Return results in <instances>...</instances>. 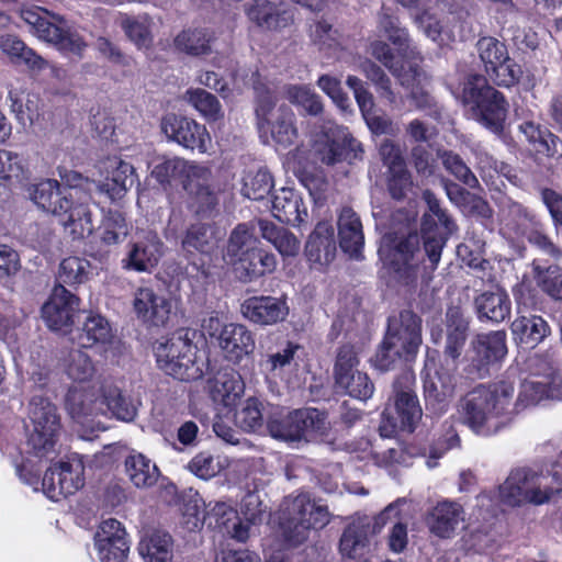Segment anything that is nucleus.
I'll use <instances>...</instances> for the list:
<instances>
[{
    "label": "nucleus",
    "instance_id": "423d86ee",
    "mask_svg": "<svg viewBox=\"0 0 562 562\" xmlns=\"http://www.w3.org/2000/svg\"><path fill=\"white\" fill-rule=\"evenodd\" d=\"M280 512L281 535L290 547L304 543L313 531L324 529L331 520L328 506L308 493L284 497Z\"/></svg>",
    "mask_w": 562,
    "mask_h": 562
},
{
    "label": "nucleus",
    "instance_id": "6e6d98bb",
    "mask_svg": "<svg viewBox=\"0 0 562 562\" xmlns=\"http://www.w3.org/2000/svg\"><path fill=\"white\" fill-rule=\"evenodd\" d=\"M479 57L484 65L486 74H491L496 65L506 60L508 52L506 45L494 37H483L477 44Z\"/></svg>",
    "mask_w": 562,
    "mask_h": 562
},
{
    "label": "nucleus",
    "instance_id": "c85d7f7f",
    "mask_svg": "<svg viewBox=\"0 0 562 562\" xmlns=\"http://www.w3.org/2000/svg\"><path fill=\"white\" fill-rule=\"evenodd\" d=\"M272 213L280 222L295 227L305 224L308 217L307 210L303 206L302 198L289 188L280 189L273 196Z\"/></svg>",
    "mask_w": 562,
    "mask_h": 562
},
{
    "label": "nucleus",
    "instance_id": "0eeeda50",
    "mask_svg": "<svg viewBox=\"0 0 562 562\" xmlns=\"http://www.w3.org/2000/svg\"><path fill=\"white\" fill-rule=\"evenodd\" d=\"M552 480L555 481V486L549 484V476L529 469L513 470L499 485V501L509 507L541 505L549 502L554 494L562 492V457L553 467Z\"/></svg>",
    "mask_w": 562,
    "mask_h": 562
},
{
    "label": "nucleus",
    "instance_id": "c9c22d12",
    "mask_svg": "<svg viewBox=\"0 0 562 562\" xmlns=\"http://www.w3.org/2000/svg\"><path fill=\"white\" fill-rule=\"evenodd\" d=\"M135 182V169L126 161H115V169L112 172L111 178H106L105 181H99L95 184V192L105 194L112 201L122 199L126 191L133 187Z\"/></svg>",
    "mask_w": 562,
    "mask_h": 562
},
{
    "label": "nucleus",
    "instance_id": "4c0bfd02",
    "mask_svg": "<svg viewBox=\"0 0 562 562\" xmlns=\"http://www.w3.org/2000/svg\"><path fill=\"white\" fill-rule=\"evenodd\" d=\"M173 541L171 536L162 530H155L138 544L139 554L145 562H171Z\"/></svg>",
    "mask_w": 562,
    "mask_h": 562
},
{
    "label": "nucleus",
    "instance_id": "37998d69",
    "mask_svg": "<svg viewBox=\"0 0 562 562\" xmlns=\"http://www.w3.org/2000/svg\"><path fill=\"white\" fill-rule=\"evenodd\" d=\"M368 544V526L353 521L348 525L340 538L339 550L344 557L356 559L363 554Z\"/></svg>",
    "mask_w": 562,
    "mask_h": 562
},
{
    "label": "nucleus",
    "instance_id": "f3484780",
    "mask_svg": "<svg viewBox=\"0 0 562 562\" xmlns=\"http://www.w3.org/2000/svg\"><path fill=\"white\" fill-rule=\"evenodd\" d=\"M313 156L326 166H335L342 161L351 164L353 160L362 159L363 148L351 135L334 138L326 133L315 140Z\"/></svg>",
    "mask_w": 562,
    "mask_h": 562
},
{
    "label": "nucleus",
    "instance_id": "cd10ccee",
    "mask_svg": "<svg viewBox=\"0 0 562 562\" xmlns=\"http://www.w3.org/2000/svg\"><path fill=\"white\" fill-rule=\"evenodd\" d=\"M220 346L231 361L238 362L255 349L251 331L241 324H227L220 333Z\"/></svg>",
    "mask_w": 562,
    "mask_h": 562
},
{
    "label": "nucleus",
    "instance_id": "49530a36",
    "mask_svg": "<svg viewBox=\"0 0 562 562\" xmlns=\"http://www.w3.org/2000/svg\"><path fill=\"white\" fill-rule=\"evenodd\" d=\"M359 69L375 87V90L381 99L386 100L391 105L396 103L397 98L392 88V81L379 65L369 58H364L359 64Z\"/></svg>",
    "mask_w": 562,
    "mask_h": 562
},
{
    "label": "nucleus",
    "instance_id": "9d476101",
    "mask_svg": "<svg viewBox=\"0 0 562 562\" xmlns=\"http://www.w3.org/2000/svg\"><path fill=\"white\" fill-rule=\"evenodd\" d=\"M415 374L404 370L393 383L394 414L390 407L382 413L379 431L382 437H392L397 431L413 432L423 416L414 392Z\"/></svg>",
    "mask_w": 562,
    "mask_h": 562
},
{
    "label": "nucleus",
    "instance_id": "1a4fd4ad",
    "mask_svg": "<svg viewBox=\"0 0 562 562\" xmlns=\"http://www.w3.org/2000/svg\"><path fill=\"white\" fill-rule=\"evenodd\" d=\"M25 423L26 443L38 458L55 453V446L61 432L60 415L56 405L42 395H34L27 404Z\"/></svg>",
    "mask_w": 562,
    "mask_h": 562
},
{
    "label": "nucleus",
    "instance_id": "09e8293b",
    "mask_svg": "<svg viewBox=\"0 0 562 562\" xmlns=\"http://www.w3.org/2000/svg\"><path fill=\"white\" fill-rule=\"evenodd\" d=\"M294 417L297 424L300 440L304 439L310 431L324 435L329 428L327 414L317 408L305 407L294 409Z\"/></svg>",
    "mask_w": 562,
    "mask_h": 562
},
{
    "label": "nucleus",
    "instance_id": "ea45409f",
    "mask_svg": "<svg viewBox=\"0 0 562 562\" xmlns=\"http://www.w3.org/2000/svg\"><path fill=\"white\" fill-rule=\"evenodd\" d=\"M378 27L400 54H406L409 48V35L406 29L401 26L398 16L392 12L391 8L381 7L378 13Z\"/></svg>",
    "mask_w": 562,
    "mask_h": 562
},
{
    "label": "nucleus",
    "instance_id": "de8ad7c7",
    "mask_svg": "<svg viewBox=\"0 0 562 562\" xmlns=\"http://www.w3.org/2000/svg\"><path fill=\"white\" fill-rule=\"evenodd\" d=\"M1 49L13 63L24 64L31 68H43L44 59L36 55L31 48L14 35H7L1 38Z\"/></svg>",
    "mask_w": 562,
    "mask_h": 562
},
{
    "label": "nucleus",
    "instance_id": "4468645a",
    "mask_svg": "<svg viewBox=\"0 0 562 562\" xmlns=\"http://www.w3.org/2000/svg\"><path fill=\"white\" fill-rule=\"evenodd\" d=\"M161 130L169 139L191 150L206 153L212 144L206 127L184 116L168 114L161 121Z\"/></svg>",
    "mask_w": 562,
    "mask_h": 562
},
{
    "label": "nucleus",
    "instance_id": "20e7f679",
    "mask_svg": "<svg viewBox=\"0 0 562 562\" xmlns=\"http://www.w3.org/2000/svg\"><path fill=\"white\" fill-rule=\"evenodd\" d=\"M256 227L257 220L238 224L231 232L225 246V258L233 265L236 278L243 283L257 281L277 268L276 256L258 246Z\"/></svg>",
    "mask_w": 562,
    "mask_h": 562
},
{
    "label": "nucleus",
    "instance_id": "8fccbe9b",
    "mask_svg": "<svg viewBox=\"0 0 562 562\" xmlns=\"http://www.w3.org/2000/svg\"><path fill=\"white\" fill-rule=\"evenodd\" d=\"M111 337L109 323L100 315L87 317L82 329L78 333V345L82 348L92 347L98 342H105Z\"/></svg>",
    "mask_w": 562,
    "mask_h": 562
},
{
    "label": "nucleus",
    "instance_id": "864d4df0",
    "mask_svg": "<svg viewBox=\"0 0 562 562\" xmlns=\"http://www.w3.org/2000/svg\"><path fill=\"white\" fill-rule=\"evenodd\" d=\"M130 229L131 226L121 212L109 211L103 220L101 240L108 246L120 244L126 239Z\"/></svg>",
    "mask_w": 562,
    "mask_h": 562
},
{
    "label": "nucleus",
    "instance_id": "a878e982",
    "mask_svg": "<svg viewBox=\"0 0 562 562\" xmlns=\"http://www.w3.org/2000/svg\"><path fill=\"white\" fill-rule=\"evenodd\" d=\"M338 237L341 250L351 258L360 259L364 236L359 216L351 207L345 206L338 216Z\"/></svg>",
    "mask_w": 562,
    "mask_h": 562
},
{
    "label": "nucleus",
    "instance_id": "58836bf2",
    "mask_svg": "<svg viewBox=\"0 0 562 562\" xmlns=\"http://www.w3.org/2000/svg\"><path fill=\"white\" fill-rule=\"evenodd\" d=\"M210 518L215 519V526L221 528L229 537L244 542L249 537V524L243 522L236 510L228 505L216 504L210 512Z\"/></svg>",
    "mask_w": 562,
    "mask_h": 562
},
{
    "label": "nucleus",
    "instance_id": "412c9836",
    "mask_svg": "<svg viewBox=\"0 0 562 562\" xmlns=\"http://www.w3.org/2000/svg\"><path fill=\"white\" fill-rule=\"evenodd\" d=\"M78 297L63 284L56 285L48 301L42 307V316L53 330L67 331L78 310Z\"/></svg>",
    "mask_w": 562,
    "mask_h": 562
},
{
    "label": "nucleus",
    "instance_id": "5fc2aeb1",
    "mask_svg": "<svg viewBox=\"0 0 562 562\" xmlns=\"http://www.w3.org/2000/svg\"><path fill=\"white\" fill-rule=\"evenodd\" d=\"M176 47L192 56L205 55L211 52L210 37L203 30H189L181 32L175 38Z\"/></svg>",
    "mask_w": 562,
    "mask_h": 562
},
{
    "label": "nucleus",
    "instance_id": "f257e3e1",
    "mask_svg": "<svg viewBox=\"0 0 562 562\" xmlns=\"http://www.w3.org/2000/svg\"><path fill=\"white\" fill-rule=\"evenodd\" d=\"M423 199L429 213L423 215L422 236L409 233L395 238L390 250L391 269L404 285L413 286L418 279L426 285L431 282L447 240L458 228L430 190L423 192Z\"/></svg>",
    "mask_w": 562,
    "mask_h": 562
},
{
    "label": "nucleus",
    "instance_id": "a19ab883",
    "mask_svg": "<svg viewBox=\"0 0 562 562\" xmlns=\"http://www.w3.org/2000/svg\"><path fill=\"white\" fill-rule=\"evenodd\" d=\"M104 409L108 408L112 414L122 420L131 422L137 414V406L133 401L123 394L120 387L114 384H104L101 387Z\"/></svg>",
    "mask_w": 562,
    "mask_h": 562
},
{
    "label": "nucleus",
    "instance_id": "69168bd1",
    "mask_svg": "<svg viewBox=\"0 0 562 562\" xmlns=\"http://www.w3.org/2000/svg\"><path fill=\"white\" fill-rule=\"evenodd\" d=\"M273 188L271 175L266 170H258L249 175L243 187V193L250 200L259 201L265 199Z\"/></svg>",
    "mask_w": 562,
    "mask_h": 562
},
{
    "label": "nucleus",
    "instance_id": "4be33fe9",
    "mask_svg": "<svg viewBox=\"0 0 562 562\" xmlns=\"http://www.w3.org/2000/svg\"><path fill=\"white\" fill-rule=\"evenodd\" d=\"M133 308L138 319L153 326L167 325L171 315V302L149 286L136 289Z\"/></svg>",
    "mask_w": 562,
    "mask_h": 562
},
{
    "label": "nucleus",
    "instance_id": "7ed1b4c3",
    "mask_svg": "<svg viewBox=\"0 0 562 562\" xmlns=\"http://www.w3.org/2000/svg\"><path fill=\"white\" fill-rule=\"evenodd\" d=\"M513 395L514 386L506 382L493 386L479 385L460 400V416L476 434L496 431L515 412Z\"/></svg>",
    "mask_w": 562,
    "mask_h": 562
},
{
    "label": "nucleus",
    "instance_id": "c756f323",
    "mask_svg": "<svg viewBox=\"0 0 562 562\" xmlns=\"http://www.w3.org/2000/svg\"><path fill=\"white\" fill-rule=\"evenodd\" d=\"M305 255L311 262L328 265L336 256L334 228L326 222H321L308 236Z\"/></svg>",
    "mask_w": 562,
    "mask_h": 562
},
{
    "label": "nucleus",
    "instance_id": "aec40b11",
    "mask_svg": "<svg viewBox=\"0 0 562 562\" xmlns=\"http://www.w3.org/2000/svg\"><path fill=\"white\" fill-rule=\"evenodd\" d=\"M241 315L260 326L282 323L289 315L285 296L258 295L246 299L240 305Z\"/></svg>",
    "mask_w": 562,
    "mask_h": 562
},
{
    "label": "nucleus",
    "instance_id": "39448f33",
    "mask_svg": "<svg viewBox=\"0 0 562 562\" xmlns=\"http://www.w3.org/2000/svg\"><path fill=\"white\" fill-rule=\"evenodd\" d=\"M422 342L420 316L412 310H403L389 317L387 329L373 364L381 372L393 370L402 362L414 360Z\"/></svg>",
    "mask_w": 562,
    "mask_h": 562
},
{
    "label": "nucleus",
    "instance_id": "a211bd4d",
    "mask_svg": "<svg viewBox=\"0 0 562 562\" xmlns=\"http://www.w3.org/2000/svg\"><path fill=\"white\" fill-rule=\"evenodd\" d=\"M456 376L453 371L440 367L428 373L424 380V397L426 411L432 415L443 414L454 395Z\"/></svg>",
    "mask_w": 562,
    "mask_h": 562
},
{
    "label": "nucleus",
    "instance_id": "f03ea898",
    "mask_svg": "<svg viewBox=\"0 0 562 562\" xmlns=\"http://www.w3.org/2000/svg\"><path fill=\"white\" fill-rule=\"evenodd\" d=\"M26 191L38 209L58 216L75 238H85L93 233L92 210L88 205V196L81 191L63 189L54 179L30 184Z\"/></svg>",
    "mask_w": 562,
    "mask_h": 562
},
{
    "label": "nucleus",
    "instance_id": "9b49d317",
    "mask_svg": "<svg viewBox=\"0 0 562 562\" xmlns=\"http://www.w3.org/2000/svg\"><path fill=\"white\" fill-rule=\"evenodd\" d=\"M463 103L476 111L479 121L491 132L502 135L508 112L503 93L487 83L482 75H472L464 83Z\"/></svg>",
    "mask_w": 562,
    "mask_h": 562
},
{
    "label": "nucleus",
    "instance_id": "393cba45",
    "mask_svg": "<svg viewBox=\"0 0 562 562\" xmlns=\"http://www.w3.org/2000/svg\"><path fill=\"white\" fill-rule=\"evenodd\" d=\"M562 395V376L551 372L522 382L515 406L536 405L544 398H559Z\"/></svg>",
    "mask_w": 562,
    "mask_h": 562
},
{
    "label": "nucleus",
    "instance_id": "e433bc0d",
    "mask_svg": "<svg viewBox=\"0 0 562 562\" xmlns=\"http://www.w3.org/2000/svg\"><path fill=\"white\" fill-rule=\"evenodd\" d=\"M510 330L519 344L531 347L540 344L550 334L548 323L538 315L516 317L510 324Z\"/></svg>",
    "mask_w": 562,
    "mask_h": 562
},
{
    "label": "nucleus",
    "instance_id": "774afa93",
    "mask_svg": "<svg viewBox=\"0 0 562 562\" xmlns=\"http://www.w3.org/2000/svg\"><path fill=\"white\" fill-rule=\"evenodd\" d=\"M126 36L138 47L147 48L151 45L153 36L149 30V21H137L125 16L120 21Z\"/></svg>",
    "mask_w": 562,
    "mask_h": 562
},
{
    "label": "nucleus",
    "instance_id": "3c124183",
    "mask_svg": "<svg viewBox=\"0 0 562 562\" xmlns=\"http://www.w3.org/2000/svg\"><path fill=\"white\" fill-rule=\"evenodd\" d=\"M335 383L346 394L361 401L370 398L374 391V384L368 374L358 370L347 375L340 374V378L335 380Z\"/></svg>",
    "mask_w": 562,
    "mask_h": 562
},
{
    "label": "nucleus",
    "instance_id": "a18cd8bd",
    "mask_svg": "<svg viewBox=\"0 0 562 562\" xmlns=\"http://www.w3.org/2000/svg\"><path fill=\"white\" fill-rule=\"evenodd\" d=\"M216 246V239L212 228L206 224L191 225L182 239V248L188 254L195 251L211 254Z\"/></svg>",
    "mask_w": 562,
    "mask_h": 562
},
{
    "label": "nucleus",
    "instance_id": "6ab92c4d",
    "mask_svg": "<svg viewBox=\"0 0 562 562\" xmlns=\"http://www.w3.org/2000/svg\"><path fill=\"white\" fill-rule=\"evenodd\" d=\"M83 465L80 462H63L45 472L42 480L44 493L54 501L75 494L85 484Z\"/></svg>",
    "mask_w": 562,
    "mask_h": 562
},
{
    "label": "nucleus",
    "instance_id": "bf43d9fd",
    "mask_svg": "<svg viewBox=\"0 0 562 562\" xmlns=\"http://www.w3.org/2000/svg\"><path fill=\"white\" fill-rule=\"evenodd\" d=\"M288 100L299 106H302L310 115L317 116L323 113L324 105L319 95L312 91L306 86H288L286 90Z\"/></svg>",
    "mask_w": 562,
    "mask_h": 562
},
{
    "label": "nucleus",
    "instance_id": "bb28decb",
    "mask_svg": "<svg viewBox=\"0 0 562 562\" xmlns=\"http://www.w3.org/2000/svg\"><path fill=\"white\" fill-rule=\"evenodd\" d=\"M164 255V243L154 232L145 234L143 239L133 244L127 256L126 268L136 271H149Z\"/></svg>",
    "mask_w": 562,
    "mask_h": 562
},
{
    "label": "nucleus",
    "instance_id": "0e129e2a",
    "mask_svg": "<svg viewBox=\"0 0 562 562\" xmlns=\"http://www.w3.org/2000/svg\"><path fill=\"white\" fill-rule=\"evenodd\" d=\"M535 278L538 284L550 296L562 299V271L557 266H550L542 269L539 265L533 263Z\"/></svg>",
    "mask_w": 562,
    "mask_h": 562
},
{
    "label": "nucleus",
    "instance_id": "5701e85b",
    "mask_svg": "<svg viewBox=\"0 0 562 562\" xmlns=\"http://www.w3.org/2000/svg\"><path fill=\"white\" fill-rule=\"evenodd\" d=\"M445 326L446 344L443 355L456 361L462 355L467 342L470 330V319L461 306L450 305L445 314Z\"/></svg>",
    "mask_w": 562,
    "mask_h": 562
},
{
    "label": "nucleus",
    "instance_id": "ddd939ff",
    "mask_svg": "<svg viewBox=\"0 0 562 562\" xmlns=\"http://www.w3.org/2000/svg\"><path fill=\"white\" fill-rule=\"evenodd\" d=\"M506 340L505 330L475 335L470 342V359L467 372L477 379L488 376L491 369L502 362L507 355Z\"/></svg>",
    "mask_w": 562,
    "mask_h": 562
},
{
    "label": "nucleus",
    "instance_id": "b1692460",
    "mask_svg": "<svg viewBox=\"0 0 562 562\" xmlns=\"http://www.w3.org/2000/svg\"><path fill=\"white\" fill-rule=\"evenodd\" d=\"M473 305L481 322L499 324L510 316L512 301L508 293L501 286L477 294Z\"/></svg>",
    "mask_w": 562,
    "mask_h": 562
},
{
    "label": "nucleus",
    "instance_id": "f704fd0d",
    "mask_svg": "<svg viewBox=\"0 0 562 562\" xmlns=\"http://www.w3.org/2000/svg\"><path fill=\"white\" fill-rule=\"evenodd\" d=\"M209 383L214 401L226 406L233 404L245 389L240 374L232 368L218 370Z\"/></svg>",
    "mask_w": 562,
    "mask_h": 562
},
{
    "label": "nucleus",
    "instance_id": "680f3d73",
    "mask_svg": "<svg viewBox=\"0 0 562 562\" xmlns=\"http://www.w3.org/2000/svg\"><path fill=\"white\" fill-rule=\"evenodd\" d=\"M90 262L78 257L65 258L58 270V280L69 285L80 284L88 278Z\"/></svg>",
    "mask_w": 562,
    "mask_h": 562
},
{
    "label": "nucleus",
    "instance_id": "2eb2a0df",
    "mask_svg": "<svg viewBox=\"0 0 562 562\" xmlns=\"http://www.w3.org/2000/svg\"><path fill=\"white\" fill-rule=\"evenodd\" d=\"M425 521L432 536L452 539L467 528V513L460 503L445 499L428 512Z\"/></svg>",
    "mask_w": 562,
    "mask_h": 562
},
{
    "label": "nucleus",
    "instance_id": "4d7b16f0",
    "mask_svg": "<svg viewBox=\"0 0 562 562\" xmlns=\"http://www.w3.org/2000/svg\"><path fill=\"white\" fill-rule=\"evenodd\" d=\"M187 100L209 121H217L223 117L221 104L215 95L203 89L189 90Z\"/></svg>",
    "mask_w": 562,
    "mask_h": 562
},
{
    "label": "nucleus",
    "instance_id": "603ef678",
    "mask_svg": "<svg viewBox=\"0 0 562 562\" xmlns=\"http://www.w3.org/2000/svg\"><path fill=\"white\" fill-rule=\"evenodd\" d=\"M276 122L268 130L271 131L273 139L283 145H292L297 137V130L294 126V113L286 105H281L278 110Z\"/></svg>",
    "mask_w": 562,
    "mask_h": 562
},
{
    "label": "nucleus",
    "instance_id": "f8f14e48",
    "mask_svg": "<svg viewBox=\"0 0 562 562\" xmlns=\"http://www.w3.org/2000/svg\"><path fill=\"white\" fill-rule=\"evenodd\" d=\"M20 15L40 38L54 44L61 50L80 54L86 47L81 36L71 31L66 20L59 15H49L42 8L21 10Z\"/></svg>",
    "mask_w": 562,
    "mask_h": 562
},
{
    "label": "nucleus",
    "instance_id": "338daca9",
    "mask_svg": "<svg viewBox=\"0 0 562 562\" xmlns=\"http://www.w3.org/2000/svg\"><path fill=\"white\" fill-rule=\"evenodd\" d=\"M262 413L257 398L250 397L235 414V423L246 431H256L262 426Z\"/></svg>",
    "mask_w": 562,
    "mask_h": 562
},
{
    "label": "nucleus",
    "instance_id": "052dcab7",
    "mask_svg": "<svg viewBox=\"0 0 562 562\" xmlns=\"http://www.w3.org/2000/svg\"><path fill=\"white\" fill-rule=\"evenodd\" d=\"M65 368L68 376L75 381H87L94 374V366L81 349H72L65 359Z\"/></svg>",
    "mask_w": 562,
    "mask_h": 562
},
{
    "label": "nucleus",
    "instance_id": "7c9ffc66",
    "mask_svg": "<svg viewBox=\"0 0 562 562\" xmlns=\"http://www.w3.org/2000/svg\"><path fill=\"white\" fill-rule=\"evenodd\" d=\"M518 130L538 154L555 159L562 157V140L548 128H542L532 121H525Z\"/></svg>",
    "mask_w": 562,
    "mask_h": 562
},
{
    "label": "nucleus",
    "instance_id": "79ce46f5",
    "mask_svg": "<svg viewBox=\"0 0 562 562\" xmlns=\"http://www.w3.org/2000/svg\"><path fill=\"white\" fill-rule=\"evenodd\" d=\"M257 125L260 131H268L271 125V116L277 105V95L270 86L261 80L254 82Z\"/></svg>",
    "mask_w": 562,
    "mask_h": 562
},
{
    "label": "nucleus",
    "instance_id": "72a5a7b5",
    "mask_svg": "<svg viewBox=\"0 0 562 562\" xmlns=\"http://www.w3.org/2000/svg\"><path fill=\"white\" fill-rule=\"evenodd\" d=\"M247 14L258 26L268 30L283 29L293 22V16L289 11L281 10L268 0H254L247 9Z\"/></svg>",
    "mask_w": 562,
    "mask_h": 562
},
{
    "label": "nucleus",
    "instance_id": "dca6fc26",
    "mask_svg": "<svg viewBox=\"0 0 562 562\" xmlns=\"http://www.w3.org/2000/svg\"><path fill=\"white\" fill-rule=\"evenodd\" d=\"M66 409L70 417L91 431L105 429L99 417L104 414L103 402L95 394L82 387H72L66 396Z\"/></svg>",
    "mask_w": 562,
    "mask_h": 562
},
{
    "label": "nucleus",
    "instance_id": "2f4dec72",
    "mask_svg": "<svg viewBox=\"0 0 562 562\" xmlns=\"http://www.w3.org/2000/svg\"><path fill=\"white\" fill-rule=\"evenodd\" d=\"M124 468L130 482L140 490L153 487L160 476L158 467L140 452L128 454L125 458Z\"/></svg>",
    "mask_w": 562,
    "mask_h": 562
},
{
    "label": "nucleus",
    "instance_id": "13d9d810",
    "mask_svg": "<svg viewBox=\"0 0 562 562\" xmlns=\"http://www.w3.org/2000/svg\"><path fill=\"white\" fill-rule=\"evenodd\" d=\"M190 195V205L194 212L202 216L207 217L218 204V194L210 184L206 186H191V189L186 190Z\"/></svg>",
    "mask_w": 562,
    "mask_h": 562
},
{
    "label": "nucleus",
    "instance_id": "c03bdc74",
    "mask_svg": "<svg viewBox=\"0 0 562 562\" xmlns=\"http://www.w3.org/2000/svg\"><path fill=\"white\" fill-rule=\"evenodd\" d=\"M436 155L437 158L441 161L445 170L457 180L471 189L479 187L480 182L459 154L449 149L439 148L437 149Z\"/></svg>",
    "mask_w": 562,
    "mask_h": 562
},
{
    "label": "nucleus",
    "instance_id": "e2e57ef3",
    "mask_svg": "<svg viewBox=\"0 0 562 562\" xmlns=\"http://www.w3.org/2000/svg\"><path fill=\"white\" fill-rule=\"evenodd\" d=\"M267 428L271 437L278 440L288 442L300 441L294 411L283 416L269 418L267 422Z\"/></svg>",
    "mask_w": 562,
    "mask_h": 562
},
{
    "label": "nucleus",
    "instance_id": "473e14b6",
    "mask_svg": "<svg viewBox=\"0 0 562 562\" xmlns=\"http://www.w3.org/2000/svg\"><path fill=\"white\" fill-rule=\"evenodd\" d=\"M257 227L261 237L272 244L282 257H295L300 252V239L286 227L263 218L257 220Z\"/></svg>",
    "mask_w": 562,
    "mask_h": 562
},
{
    "label": "nucleus",
    "instance_id": "6e6552de",
    "mask_svg": "<svg viewBox=\"0 0 562 562\" xmlns=\"http://www.w3.org/2000/svg\"><path fill=\"white\" fill-rule=\"evenodd\" d=\"M160 370L180 381H195L203 376L204 362L198 357L190 330L180 329L155 346Z\"/></svg>",
    "mask_w": 562,
    "mask_h": 562
}]
</instances>
